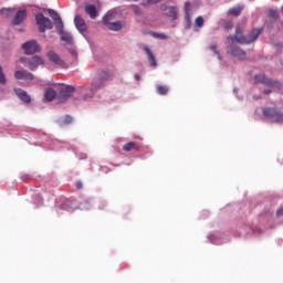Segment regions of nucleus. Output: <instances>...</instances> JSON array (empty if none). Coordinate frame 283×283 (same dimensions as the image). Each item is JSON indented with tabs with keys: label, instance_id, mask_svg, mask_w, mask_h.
Masks as SVG:
<instances>
[{
	"label": "nucleus",
	"instance_id": "obj_22",
	"mask_svg": "<svg viewBox=\"0 0 283 283\" xmlns=\"http://www.w3.org/2000/svg\"><path fill=\"white\" fill-rule=\"evenodd\" d=\"M44 98L49 102L54 101V98H56V91H54L53 88H46L44 93Z\"/></svg>",
	"mask_w": 283,
	"mask_h": 283
},
{
	"label": "nucleus",
	"instance_id": "obj_30",
	"mask_svg": "<svg viewBox=\"0 0 283 283\" xmlns=\"http://www.w3.org/2000/svg\"><path fill=\"white\" fill-rule=\"evenodd\" d=\"M195 25L197 28H202V25H205V19L202 17H197L195 20Z\"/></svg>",
	"mask_w": 283,
	"mask_h": 283
},
{
	"label": "nucleus",
	"instance_id": "obj_43",
	"mask_svg": "<svg viewBox=\"0 0 283 283\" xmlns=\"http://www.w3.org/2000/svg\"><path fill=\"white\" fill-rule=\"evenodd\" d=\"M133 1H138V0H133Z\"/></svg>",
	"mask_w": 283,
	"mask_h": 283
},
{
	"label": "nucleus",
	"instance_id": "obj_10",
	"mask_svg": "<svg viewBox=\"0 0 283 283\" xmlns=\"http://www.w3.org/2000/svg\"><path fill=\"white\" fill-rule=\"evenodd\" d=\"M57 32L61 36V40L64 41V43H67L69 45H72L74 42V39L72 38V34L63 30V22H60V27L57 28Z\"/></svg>",
	"mask_w": 283,
	"mask_h": 283
},
{
	"label": "nucleus",
	"instance_id": "obj_33",
	"mask_svg": "<svg viewBox=\"0 0 283 283\" xmlns=\"http://www.w3.org/2000/svg\"><path fill=\"white\" fill-rule=\"evenodd\" d=\"M6 74H3V69L0 66V85H6Z\"/></svg>",
	"mask_w": 283,
	"mask_h": 283
},
{
	"label": "nucleus",
	"instance_id": "obj_39",
	"mask_svg": "<svg viewBox=\"0 0 283 283\" xmlns=\"http://www.w3.org/2000/svg\"><path fill=\"white\" fill-rule=\"evenodd\" d=\"M76 189H83V182L77 181V184H76Z\"/></svg>",
	"mask_w": 283,
	"mask_h": 283
},
{
	"label": "nucleus",
	"instance_id": "obj_27",
	"mask_svg": "<svg viewBox=\"0 0 283 283\" xmlns=\"http://www.w3.org/2000/svg\"><path fill=\"white\" fill-rule=\"evenodd\" d=\"M151 36L154 39H160L161 41H167V34L165 33L153 32Z\"/></svg>",
	"mask_w": 283,
	"mask_h": 283
},
{
	"label": "nucleus",
	"instance_id": "obj_44",
	"mask_svg": "<svg viewBox=\"0 0 283 283\" xmlns=\"http://www.w3.org/2000/svg\"><path fill=\"white\" fill-rule=\"evenodd\" d=\"M282 11H283V7H282Z\"/></svg>",
	"mask_w": 283,
	"mask_h": 283
},
{
	"label": "nucleus",
	"instance_id": "obj_21",
	"mask_svg": "<svg viewBox=\"0 0 283 283\" xmlns=\"http://www.w3.org/2000/svg\"><path fill=\"white\" fill-rule=\"evenodd\" d=\"M49 14L51 17V19H53V21H57V25L56 28H61V23H63V20H61V17H59V13L52 9H49Z\"/></svg>",
	"mask_w": 283,
	"mask_h": 283
},
{
	"label": "nucleus",
	"instance_id": "obj_1",
	"mask_svg": "<svg viewBox=\"0 0 283 283\" xmlns=\"http://www.w3.org/2000/svg\"><path fill=\"white\" fill-rule=\"evenodd\" d=\"M264 32V29H252L247 35H244V32L242 31V28L238 27L235 29L234 35L228 36V41H231V43H240L241 45H251V43H255L258 39H260V34Z\"/></svg>",
	"mask_w": 283,
	"mask_h": 283
},
{
	"label": "nucleus",
	"instance_id": "obj_31",
	"mask_svg": "<svg viewBox=\"0 0 283 283\" xmlns=\"http://www.w3.org/2000/svg\"><path fill=\"white\" fill-rule=\"evenodd\" d=\"M210 50L218 56L219 61H222V56L220 55V52L218 51V45H216V44L210 45Z\"/></svg>",
	"mask_w": 283,
	"mask_h": 283
},
{
	"label": "nucleus",
	"instance_id": "obj_2",
	"mask_svg": "<svg viewBox=\"0 0 283 283\" xmlns=\"http://www.w3.org/2000/svg\"><path fill=\"white\" fill-rule=\"evenodd\" d=\"M20 63H23L24 65H27V67H29L31 72L39 70V66L41 65H45V61L43 60V57L39 55H34L31 57H21Z\"/></svg>",
	"mask_w": 283,
	"mask_h": 283
},
{
	"label": "nucleus",
	"instance_id": "obj_14",
	"mask_svg": "<svg viewBox=\"0 0 283 283\" xmlns=\"http://www.w3.org/2000/svg\"><path fill=\"white\" fill-rule=\"evenodd\" d=\"M14 77L18 81H34V75L29 71H15Z\"/></svg>",
	"mask_w": 283,
	"mask_h": 283
},
{
	"label": "nucleus",
	"instance_id": "obj_18",
	"mask_svg": "<svg viewBox=\"0 0 283 283\" xmlns=\"http://www.w3.org/2000/svg\"><path fill=\"white\" fill-rule=\"evenodd\" d=\"M144 52H146L149 64L153 67H156V65H158V63L156 62V56L154 55V52H151V49H149V46H144Z\"/></svg>",
	"mask_w": 283,
	"mask_h": 283
},
{
	"label": "nucleus",
	"instance_id": "obj_23",
	"mask_svg": "<svg viewBox=\"0 0 283 283\" xmlns=\"http://www.w3.org/2000/svg\"><path fill=\"white\" fill-rule=\"evenodd\" d=\"M156 92H157V94H160L161 96H165V95L169 94V86L157 85L156 86Z\"/></svg>",
	"mask_w": 283,
	"mask_h": 283
},
{
	"label": "nucleus",
	"instance_id": "obj_29",
	"mask_svg": "<svg viewBox=\"0 0 283 283\" xmlns=\"http://www.w3.org/2000/svg\"><path fill=\"white\" fill-rule=\"evenodd\" d=\"M184 10H185V13H186V19L189 21V12H191V3L185 2Z\"/></svg>",
	"mask_w": 283,
	"mask_h": 283
},
{
	"label": "nucleus",
	"instance_id": "obj_6",
	"mask_svg": "<svg viewBox=\"0 0 283 283\" xmlns=\"http://www.w3.org/2000/svg\"><path fill=\"white\" fill-rule=\"evenodd\" d=\"M263 114L273 120V123H283V113L276 111L275 108H264Z\"/></svg>",
	"mask_w": 283,
	"mask_h": 283
},
{
	"label": "nucleus",
	"instance_id": "obj_4",
	"mask_svg": "<svg viewBox=\"0 0 283 283\" xmlns=\"http://www.w3.org/2000/svg\"><path fill=\"white\" fill-rule=\"evenodd\" d=\"M36 25L39 27V32H45V30H52L54 24H52V20L50 18H45L43 13H38L35 15Z\"/></svg>",
	"mask_w": 283,
	"mask_h": 283
},
{
	"label": "nucleus",
	"instance_id": "obj_19",
	"mask_svg": "<svg viewBox=\"0 0 283 283\" xmlns=\"http://www.w3.org/2000/svg\"><path fill=\"white\" fill-rule=\"evenodd\" d=\"M85 12L92 19H96V17H98V11L96 10V6H94V4L86 6L85 7Z\"/></svg>",
	"mask_w": 283,
	"mask_h": 283
},
{
	"label": "nucleus",
	"instance_id": "obj_28",
	"mask_svg": "<svg viewBox=\"0 0 283 283\" xmlns=\"http://www.w3.org/2000/svg\"><path fill=\"white\" fill-rule=\"evenodd\" d=\"M269 17H270V19H274V21H277V19H280V14L274 9H271L269 11Z\"/></svg>",
	"mask_w": 283,
	"mask_h": 283
},
{
	"label": "nucleus",
	"instance_id": "obj_26",
	"mask_svg": "<svg viewBox=\"0 0 283 283\" xmlns=\"http://www.w3.org/2000/svg\"><path fill=\"white\" fill-rule=\"evenodd\" d=\"M161 0H142V6L147 8L148 6H156V3H160Z\"/></svg>",
	"mask_w": 283,
	"mask_h": 283
},
{
	"label": "nucleus",
	"instance_id": "obj_41",
	"mask_svg": "<svg viewBox=\"0 0 283 283\" xmlns=\"http://www.w3.org/2000/svg\"><path fill=\"white\" fill-rule=\"evenodd\" d=\"M271 92H273V91H271V90H264V91H263V94L269 95V94H271Z\"/></svg>",
	"mask_w": 283,
	"mask_h": 283
},
{
	"label": "nucleus",
	"instance_id": "obj_15",
	"mask_svg": "<svg viewBox=\"0 0 283 283\" xmlns=\"http://www.w3.org/2000/svg\"><path fill=\"white\" fill-rule=\"evenodd\" d=\"M14 92H15L18 98H20V101H22V103H27V104L32 103V97L24 90L14 88Z\"/></svg>",
	"mask_w": 283,
	"mask_h": 283
},
{
	"label": "nucleus",
	"instance_id": "obj_42",
	"mask_svg": "<svg viewBox=\"0 0 283 283\" xmlns=\"http://www.w3.org/2000/svg\"><path fill=\"white\" fill-rule=\"evenodd\" d=\"M136 78H137V81H138V78H140V76L136 75Z\"/></svg>",
	"mask_w": 283,
	"mask_h": 283
},
{
	"label": "nucleus",
	"instance_id": "obj_5",
	"mask_svg": "<svg viewBox=\"0 0 283 283\" xmlns=\"http://www.w3.org/2000/svg\"><path fill=\"white\" fill-rule=\"evenodd\" d=\"M22 50H24V54H36L41 52V46L36 42V40H30L22 44Z\"/></svg>",
	"mask_w": 283,
	"mask_h": 283
},
{
	"label": "nucleus",
	"instance_id": "obj_13",
	"mask_svg": "<svg viewBox=\"0 0 283 283\" xmlns=\"http://www.w3.org/2000/svg\"><path fill=\"white\" fill-rule=\"evenodd\" d=\"M27 18H28V10L25 9L19 10L12 20V25H21V23H23Z\"/></svg>",
	"mask_w": 283,
	"mask_h": 283
},
{
	"label": "nucleus",
	"instance_id": "obj_37",
	"mask_svg": "<svg viewBox=\"0 0 283 283\" xmlns=\"http://www.w3.org/2000/svg\"><path fill=\"white\" fill-rule=\"evenodd\" d=\"M133 11L137 17H140V7L139 6H133Z\"/></svg>",
	"mask_w": 283,
	"mask_h": 283
},
{
	"label": "nucleus",
	"instance_id": "obj_3",
	"mask_svg": "<svg viewBox=\"0 0 283 283\" xmlns=\"http://www.w3.org/2000/svg\"><path fill=\"white\" fill-rule=\"evenodd\" d=\"M255 83H261L262 85H265L266 87H272L273 90H282V83L275 80H271L262 73L255 75Z\"/></svg>",
	"mask_w": 283,
	"mask_h": 283
},
{
	"label": "nucleus",
	"instance_id": "obj_12",
	"mask_svg": "<svg viewBox=\"0 0 283 283\" xmlns=\"http://www.w3.org/2000/svg\"><path fill=\"white\" fill-rule=\"evenodd\" d=\"M74 94V87L73 86H65L61 88L60 94H59V101L61 103H65L67 98H70Z\"/></svg>",
	"mask_w": 283,
	"mask_h": 283
},
{
	"label": "nucleus",
	"instance_id": "obj_24",
	"mask_svg": "<svg viewBox=\"0 0 283 283\" xmlns=\"http://www.w3.org/2000/svg\"><path fill=\"white\" fill-rule=\"evenodd\" d=\"M228 14H231L232 17H240L242 14V7H234L231 8L228 11Z\"/></svg>",
	"mask_w": 283,
	"mask_h": 283
},
{
	"label": "nucleus",
	"instance_id": "obj_25",
	"mask_svg": "<svg viewBox=\"0 0 283 283\" xmlns=\"http://www.w3.org/2000/svg\"><path fill=\"white\" fill-rule=\"evenodd\" d=\"M106 14H109L108 23H114L113 21H115L116 17H118V12H116V10H111Z\"/></svg>",
	"mask_w": 283,
	"mask_h": 283
},
{
	"label": "nucleus",
	"instance_id": "obj_40",
	"mask_svg": "<svg viewBox=\"0 0 283 283\" xmlns=\"http://www.w3.org/2000/svg\"><path fill=\"white\" fill-rule=\"evenodd\" d=\"M276 216H283V207L276 211Z\"/></svg>",
	"mask_w": 283,
	"mask_h": 283
},
{
	"label": "nucleus",
	"instance_id": "obj_16",
	"mask_svg": "<svg viewBox=\"0 0 283 283\" xmlns=\"http://www.w3.org/2000/svg\"><path fill=\"white\" fill-rule=\"evenodd\" d=\"M74 23L78 32L81 33L87 32V24L85 23V20L81 15H75Z\"/></svg>",
	"mask_w": 283,
	"mask_h": 283
},
{
	"label": "nucleus",
	"instance_id": "obj_7",
	"mask_svg": "<svg viewBox=\"0 0 283 283\" xmlns=\"http://www.w3.org/2000/svg\"><path fill=\"white\" fill-rule=\"evenodd\" d=\"M103 21L104 25H106L108 30H113L114 32H118L125 28L124 21L109 22V14H105Z\"/></svg>",
	"mask_w": 283,
	"mask_h": 283
},
{
	"label": "nucleus",
	"instance_id": "obj_38",
	"mask_svg": "<svg viewBox=\"0 0 283 283\" xmlns=\"http://www.w3.org/2000/svg\"><path fill=\"white\" fill-rule=\"evenodd\" d=\"M223 28H224V30H231V28H233V22L232 21L226 22Z\"/></svg>",
	"mask_w": 283,
	"mask_h": 283
},
{
	"label": "nucleus",
	"instance_id": "obj_35",
	"mask_svg": "<svg viewBox=\"0 0 283 283\" xmlns=\"http://www.w3.org/2000/svg\"><path fill=\"white\" fill-rule=\"evenodd\" d=\"M73 118L70 115H66L63 119V125H70L72 123Z\"/></svg>",
	"mask_w": 283,
	"mask_h": 283
},
{
	"label": "nucleus",
	"instance_id": "obj_32",
	"mask_svg": "<svg viewBox=\"0 0 283 283\" xmlns=\"http://www.w3.org/2000/svg\"><path fill=\"white\" fill-rule=\"evenodd\" d=\"M70 53H71V56L74 60V63H77L78 62V53L76 52V50L75 49H70Z\"/></svg>",
	"mask_w": 283,
	"mask_h": 283
},
{
	"label": "nucleus",
	"instance_id": "obj_34",
	"mask_svg": "<svg viewBox=\"0 0 283 283\" xmlns=\"http://www.w3.org/2000/svg\"><path fill=\"white\" fill-rule=\"evenodd\" d=\"M11 12H12V9H1L0 10V14H2V17H8Z\"/></svg>",
	"mask_w": 283,
	"mask_h": 283
},
{
	"label": "nucleus",
	"instance_id": "obj_17",
	"mask_svg": "<svg viewBox=\"0 0 283 283\" xmlns=\"http://www.w3.org/2000/svg\"><path fill=\"white\" fill-rule=\"evenodd\" d=\"M98 87H103V84L101 82H96L95 84H92L90 87V92L83 95V101H87V98H92V96L96 94V90Z\"/></svg>",
	"mask_w": 283,
	"mask_h": 283
},
{
	"label": "nucleus",
	"instance_id": "obj_9",
	"mask_svg": "<svg viewBox=\"0 0 283 283\" xmlns=\"http://www.w3.org/2000/svg\"><path fill=\"white\" fill-rule=\"evenodd\" d=\"M161 12H164L165 17H169L172 19V21H176L178 19V10L176 7H167V4L160 6Z\"/></svg>",
	"mask_w": 283,
	"mask_h": 283
},
{
	"label": "nucleus",
	"instance_id": "obj_36",
	"mask_svg": "<svg viewBox=\"0 0 283 283\" xmlns=\"http://www.w3.org/2000/svg\"><path fill=\"white\" fill-rule=\"evenodd\" d=\"M92 201H90L88 199L84 200L82 202V209H88V207H91Z\"/></svg>",
	"mask_w": 283,
	"mask_h": 283
},
{
	"label": "nucleus",
	"instance_id": "obj_11",
	"mask_svg": "<svg viewBox=\"0 0 283 283\" xmlns=\"http://www.w3.org/2000/svg\"><path fill=\"white\" fill-rule=\"evenodd\" d=\"M228 53L231 54V56L239 59V61H244V59H247V52H244L239 46H230Z\"/></svg>",
	"mask_w": 283,
	"mask_h": 283
},
{
	"label": "nucleus",
	"instance_id": "obj_8",
	"mask_svg": "<svg viewBox=\"0 0 283 283\" xmlns=\"http://www.w3.org/2000/svg\"><path fill=\"white\" fill-rule=\"evenodd\" d=\"M48 59L51 61V63H54V65H59L60 67L67 69V63L61 59V55H59L54 51H49L46 53Z\"/></svg>",
	"mask_w": 283,
	"mask_h": 283
},
{
	"label": "nucleus",
	"instance_id": "obj_20",
	"mask_svg": "<svg viewBox=\"0 0 283 283\" xmlns=\"http://www.w3.org/2000/svg\"><path fill=\"white\" fill-rule=\"evenodd\" d=\"M124 151H138L140 149V146L138 144H136L135 142H129L126 143L123 146Z\"/></svg>",
	"mask_w": 283,
	"mask_h": 283
}]
</instances>
